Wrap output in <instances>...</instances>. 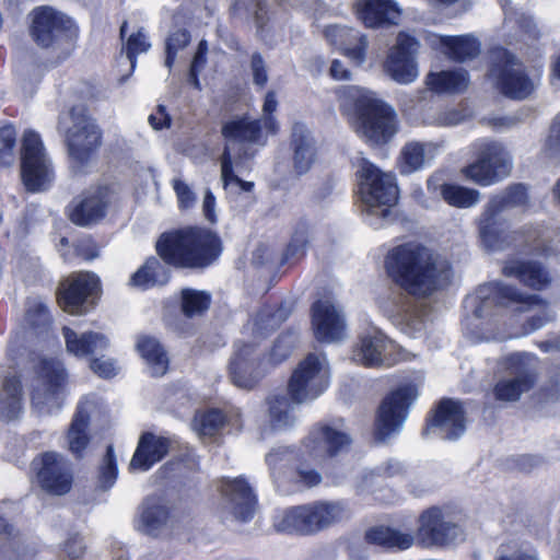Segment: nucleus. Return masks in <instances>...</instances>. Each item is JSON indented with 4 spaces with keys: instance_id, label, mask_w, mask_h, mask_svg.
I'll list each match as a JSON object with an SVG mask.
<instances>
[{
    "instance_id": "f257e3e1",
    "label": "nucleus",
    "mask_w": 560,
    "mask_h": 560,
    "mask_svg": "<svg viewBox=\"0 0 560 560\" xmlns=\"http://www.w3.org/2000/svg\"><path fill=\"white\" fill-rule=\"evenodd\" d=\"M415 533L401 532L389 525H375L366 529L368 544L388 551H404L417 545L424 549H443L456 542L460 526L440 505H431L417 517Z\"/></svg>"
},
{
    "instance_id": "f03ea898",
    "label": "nucleus",
    "mask_w": 560,
    "mask_h": 560,
    "mask_svg": "<svg viewBox=\"0 0 560 560\" xmlns=\"http://www.w3.org/2000/svg\"><path fill=\"white\" fill-rule=\"evenodd\" d=\"M530 206L529 186L525 183H511L499 194L489 198L478 221V232L482 244L489 250H502L511 247L526 248L538 237L533 225L510 230L500 215L511 209L527 210Z\"/></svg>"
},
{
    "instance_id": "7ed1b4c3",
    "label": "nucleus",
    "mask_w": 560,
    "mask_h": 560,
    "mask_svg": "<svg viewBox=\"0 0 560 560\" xmlns=\"http://www.w3.org/2000/svg\"><path fill=\"white\" fill-rule=\"evenodd\" d=\"M387 278L412 296L427 298L438 290L440 270L432 252L418 242L392 247L384 257Z\"/></svg>"
},
{
    "instance_id": "20e7f679",
    "label": "nucleus",
    "mask_w": 560,
    "mask_h": 560,
    "mask_svg": "<svg viewBox=\"0 0 560 560\" xmlns=\"http://www.w3.org/2000/svg\"><path fill=\"white\" fill-rule=\"evenodd\" d=\"M343 107H352L357 131L374 144L387 143L397 131L394 108L376 98L371 91L358 85H343L336 90Z\"/></svg>"
},
{
    "instance_id": "39448f33",
    "label": "nucleus",
    "mask_w": 560,
    "mask_h": 560,
    "mask_svg": "<svg viewBox=\"0 0 560 560\" xmlns=\"http://www.w3.org/2000/svg\"><path fill=\"white\" fill-rule=\"evenodd\" d=\"M156 249L163 261L177 268L203 269L210 261V230L185 226L163 233Z\"/></svg>"
},
{
    "instance_id": "423d86ee",
    "label": "nucleus",
    "mask_w": 560,
    "mask_h": 560,
    "mask_svg": "<svg viewBox=\"0 0 560 560\" xmlns=\"http://www.w3.org/2000/svg\"><path fill=\"white\" fill-rule=\"evenodd\" d=\"M292 345L284 337L275 340L270 351L260 355L253 342H241L229 364L230 378L241 388L252 389L260 381L267 368L284 362L292 353Z\"/></svg>"
},
{
    "instance_id": "0eeeda50",
    "label": "nucleus",
    "mask_w": 560,
    "mask_h": 560,
    "mask_svg": "<svg viewBox=\"0 0 560 560\" xmlns=\"http://www.w3.org/2000/svg\"><path fill=\"white\" fill-rule=\"evenodd\" d=\"M26 364L33 372L31 401L39 415H49L62 406V389L68 374L62 362L55 358L31 355Z\"/></svg>"
},
{
    "instance_id": "6e6552de",
    "label": "nucleus",
    "mask_w": 560,
    "mask_h": 560,
    "mask_svg": "<svg viewBox=\"0 0 560 560\" xmlns=\"http://www.w3.org/2000/svg\"><path fill=\"white\" fill-rule=\"evenodd\" d=\"M487 78L501 95L512 101H524L535 92V83L523 62L503 46L490 50Z\"/></svg>"
},
{
    "instance_id": "1a4fd4ad",
    "label": "nucleus",
    "mask_w": 560,
    "mask_h": 560,
    "mask_svg": "<svg viewBox=\"0 0 560 560\" xmlns=\"http://www.w3.org/2000/svg\"><path fill=\"white\" fill-rule=\"evenodd\" d=\"M78 35L77 24L67 14L51 7L33 10L31 36L39 47L65 58L74 49Z\"/></svg>"
},
{
    "instance_id": "9d476101",
    "label": "nucleus",
    "mask_w": 560,
    "mask_h": 560,
    "mask_svg": "<svg viewBox=\"0 0 560 560\" xmlns=\"http://www.w3.org/2000/svg\"><path fill=\"white\" fill-rule=\"evenodd\" d=\"M57 129L70 158L79 163L86 162L102 144L101 129L82 105L60 113Z\"/></svg>"
},
{
    "instance_id": "9b49d317",
    "label": "nucleus",
    "mask_w": 560,
    "mask_h": 560,
    "mask_svg": "<svg viewBox=\"0 0 560 560\" xmlns=\"http://www.w3.org/2000/svg\"><path fill=\"white\" fill-rule=\"evenodd\" d=\"M355 178L357 192L369 212L373 213L381 209L382 218L387 219L399 196L395 177L384 173L375 164L364 159L355 172Z\"/></svg>"
},
{
    "instance_id": "f8f14e48",
    "label": "nucleus",
    "mask_w": 560,
    "mask_h": 560,
    "mask_svg": "<svg viewBox=\"0 0 560 560\" xmlns=\"http://www.w3.org/2000/svg\"><path fill=\"white\" fill-rule=\"evenodd\" d=\"M346 517L348 512L343 504L317 501L285 511L278 528L290 534L313 535Z\"/></svg>"
},
{
    "instance_id": "ddd939ff",
    "label": "nucleus",
    "mask_w": 560,
    "mask_h": 560,
    "mask_svg": "<svg viewBox=\"0 0 560 560\" xmlns=\"http://www.w3.org/2000/svg\"><path fill=\"white\" fill-rule=\"evenodd\" d=\"M416 397L417 390L411 385L399 386L385 395L373 421L372 434L377 444L387 443L392 436L401 431Z\"/></svg>"
},
{
    "instance_id": "4468645a",
    "label": "nucleus",
    "mask_w": 560,
    "mask_h": 560,
    "mask_svg": "<svg viewBox=\"0 0 560 560\" xmlns=\"http://www.w3.org/2000/svg\"><path fill=\"white\" fill-rule=\"evenodd\" d=\"M538 359L535 354L512 353L505 359V366L511 378L498 381L492 387V395L497 401L514 402L524 393L529 392L538 382Z\"/></svg>"
},
{
    "instance_id": "2eb2a0df",
    "label": "nucleus",
    "mask_w": 560,
    "mask_h": 560,
    "mask_svg": "<svg viewBox=\"0 0 560 560\" xmlns=\"http://www.w3.org/2000/svg\"><path fill=\"white\" fill-rule=\"evenodd\" d=\"M21 176L25 188L32 192L47 189L55 178L40 137L32 130L25 131L22 138Z\"/></svg>"
},
{
    "instance_id": "dca6fc26",
    "label": "nucleus",
    "mask_w": 560,
    "mask_h": 560,
    "mask_svg": "<svg viewBox=\"0 0 560 560\" xmlns=\"http://www.w3.org/2000/svg\"><path fill=\"white\" fill-rule=\"evenodd\" d=\"M329 386V378L315 353H308L293 370L287 385L288 396L294 404L311 401Z\"/></svg>"
},
{
    "instance_id": "f3484780",
    "label": "nucleus",
    "mask_w": 560,
    "mask_h": 560,
    "mask_svg": "<svg viewBox=\"0 0 560 560\" xmlns=\"http://www.w3.org/2000/svg\"><path fill=\"white\" fill-rule=\"evenodd\" d=\"M511 163L503 145L497 142L485 144L476 160L463 167V175L472 183L488 187L509 175Z\"/></svg>"
},
{
    "instance_id": "a211bd4d",
    "label": "nucleus",
    "mask_w": 560,
    "mask_h": 560,
    "mask_svg": "<svg viewBox=\"0 0 560 560\" xmlns=\"http://www.w3.org/2000/svg\"><path fill=\"white\" fill-rule=\"evenodd\" d=\"M466 409L464 402L443 397L427 413L422 435L439 433L444 440L454 441L466 431Z\"/></svg>"
},
{
    "instance_id": "6ab92c4d",
    "label": "nucleus",
    "mask_w": 560,
    "mask_h": 560,
    "mask_svg": "<svg viewBox=\"0 0 560 560\" xmlns=\"http://www.w3.org/2000/svg\"><path fill=\"white\" fill-rule=\"evenodd\" d=\"M311 328L319 342L341 341L347 331V322L341 307L329 296L316 299L310 307Z\"/></svg>"
},
{
    "instance_id": "aec40b11",
    "label": "nucleus",
    "mask_w": 560,
    "mask_h": 560,
    "mask_svg": "<svg viewBox=\"0 0 560 560\" xmlns=\"http://www.w3.org/2000/svg\"><path fill=\"white\" fill-rule=\"evenodd\" d=\"M351 444L352 439L347 432L327 422L315 423L303 440L306 453L318 458L323 467L325 462L336 459L347 453Z\"/></svg>"
},
{
    "instance_id": "412c9836",
    "label": "nucleus",
    "mask_w": 560,
    "mask_h": 560,
    "mask_svg": "<svg viewBox=\"0 0 560 560\" xmlns=\"http://www.w3.org/2000/svg\"><path fill=\"white\" fill-rule=\"evenodd\" d=\"M214 483L236 521L248 523L255 517L259 506L258 495L245 476L222 477Z\"/></svg>"
},
{
    "instance_id": "4be33fe9",
    "label": "nucleus",
    "mask_w": 560,
    "mask_h": 560,
    "mask_svg": "<svg viewBox=\"0 0 560 560\" xmlns=\"http://www.w3.org/2000/svg\"><path fill=\"white\" fill-rule=\"evenodd\" d=\"M479 303L475 306L474 315L478 318L487 316V308L490 306L506 307L511 304H526L528 306H540L545 311L548 302L537 294H524L513 285L499 281L485 283L477 289Z\"/></svg>"
},
{
    "instance_id": "5701e85b",
    "label": "nucleus",
    "mask_w": 560,
    "mask_h": 560,
    "mask_svg": "<svg viewBox=\"0 0 560 560\" xmlns=\"http://www.w3.org/2000/svg\"><path fill=\"white\" fill-rule=\"evenodd\" d=\"M98 278L92 272H78L61 282L57 301L70 314L80 315L89 311L97 293Z\"/></svg>"
},
{
    "instance_id": "b1692460",
    "label": "nucleus",
    "mask_w": 560,
    "mask_h": 560,
    "mask_svg": "<svg viewBox=\"0 0 560 560\" xmlns=\"http://www.w3.org/2000/svg\"><path fill=\"white\" fill-rule=\"evenodd\" d=\"M112 200L113 195L107 187H92L71 200L67 207L68 219L78 226L94 225L105 218Z\"/></svg>"
},
{
    "instance_id": "393cba45",
    "label": "nucleus",
    "mask_w": 560,
    "mask_h": 560,
    "mask_svg": "<svg viewBox=\"0 0 560 560\" xmlns=\"http://www.w3.org/2000/svg\"><path fill=\"white\" fill-rule=\"evenodd\" d=\"M418 48L419 42L415 36L406 32L398 33L396 44L389 49L384 62L385 71L395 82L408 84L416 80Z\"/></svg>"
},
{
    "instance_id": "a878e982",
    "label": "nucleus",
    "mask_w": 560,
    "mask_h": 560,
    "mask_svg": "<svg viewBox=\"0 0 560 560\" xmlns=\"http://www.w3.org/2000/svg\"><path fill=\"white\" fill-rule=\"evenodd\" d=\"M42 488L56 495H62L71 489L72 474L69 463L55 452L44 453L33 462Z\"/></svg>"
},
{
    "instance_id": "bb28decb",
    "label": "nucleus",
    "mask_w": 560,
    "mask_h": 560,
    "mask_svg": "<svg viewBox=\"0 0 560 560\" xmlns=\"http://www.w3.org/2000/svg\"><path fill=\"white\" fill-rule=\"evenodd\" d=\"M18 351L9 348L8 351V371L2 381L0 388V420L11 421L19 418L23 410V386L21 375L16 368L21 365Z\"/></svg>"
},
{
    "instance_id": "cd10ccee",
    "label": "nucleus",
    "mask_w": 560,
    "mask_h": 560,
    "mask_svg": "<svg viewBox=\"0 0 560 560\" xmlns=\"http://www.w3.org/2000/svg\"><path fill=\"white\" fill-rule=\"evenodd\" d=\"M175 523L168 505L161 498L150 497L140 505L135 527L138 532L156 538L173 529Z\"/></svg>"
},
{
    "instance_id": "c85d7f7f",
    "label": "nucleus",
    "mask_w": 560,
    "mask_h": 560,
    "mask_svg": "<svg viewBox=\"0 0 560 560\" xmlns=\"http://www.w3.org/2000/svg\"><path fill=\"white\" fill-rule=\"evenodd\" d=\"M326 40L353 65L361 66L366 59L368 39L360 31L340 25H328L323 31Z\"/></svg>"
},
{
    "instance_id": "c756f323",
    "label": "nucleus",
    "mask_w": 560,
    "mask_h": 560,
    "mask_svg": "<svg viewBox=\"0 0 560 560\" xmlns=\"http://www.w3.org/2000/svg\"><path fill=\"white\" fill-rule=\"evenodd\" d=\"M100 412L101 406L95 398H85L79 402L67 432L68 448L77 457L82 456L90 443L88 427L91 418Z\"/></svg>"
},
{
    "instance_id": "7c9ffc66",
    "label": "nucleus",
    "mask_w": 560,
    "mask_h": 560,
    "mask_svg": "<svg viewBox=\"0 0 560 560\" xmlns=\"http://www.w3.org/2000/svg\"><path fill=\"white\" fill-rule=\"evenodd\" d=\"M502 273L517 279L523 285L536 291H541L551 283L548 269L537 260H509L502 267Z\"/></svg>"
},
{
    "instance_id": "2f4dec72",
    "label": "nucleus",
    "mask_w": 560,
    "mask_h": 560,
    "mask_svg": "<svg viewBox=\"0 0 560 560\" xmlns=\"http://www.w3.org/2000/svg\"><path fill=\"white\" fill-rule=\"evenodd\" d=\"M172 441L151 432L141 434L136 452L130 460L131 470H149L155 463L162 460L170 451Z\"/></svg>"
},
{
    "instance_id": "473e14b6",
    "label": "nucleus",
    "mask_w": 560,
    "mask_h": 560,
    "mask_svg": "<svg viewBox=\"0 0 560 560\" xmlns=\"http://www.w3.org/2000/svg\"><path fill=\"white\" fill-rule=\"evenodd\" d=\"M357 14L366 27L397 24L400 10L394 0H358Z\"/></svg>"
},
{
    "instance_id": "72a5a7b5",
    "label": "nucleus",
    "mask_w": 560,
    "mask_h": 560,
    "mask_svg": "<svg viewBox=\"0 0 560 560\" xmlns=\"http://www.w3.org/2000/svg\"><path fill=\"white\" fill-rule=\"evenodd\" d=\"M393 342L381 331L359 336L353 357L364 368H380L385 364L384 353Z\"/></svg>"
},
{
    "instance_id": "f704fd0d",
    "label": "nucleus",
    "mask_w": 560,
    "mask_h": 560,
    "mask_svg": "<svg viewBox=\"0 0 560 560\" xmlns=\"http://www.w3.org/2000/svg\"><path fill=\"white\" fill-rule=\"evenodd\" d=\"M292 148L293 167L296 174L307 173L314 164L317 155L315 140L303 124H294L290 138Z\"/></svg>"
},
{
    "instance_id": "c9c22d12",
    "label": "nucleus",
    "mask_w": 560,
    "mask_h": 560,
    "mask_svg": "<svg viewBox=\"0 0 560 560\" xmlns=\"http://www.w3.org/2000/svg\"><path fill=\"white\" fill-rule=\"evenodd\" d=\"M262 120L250 119L247 114L231 119L222 126V135L228 141L265 145L267 137L262 132Z\"/></svg>"
},
{
    "instance_id": "e433bc0d",
    "label": "nucleus",
    "mask_w": 560,
    "mask_h": 560,
    "mask_svg": "<svg viewBox=\"0 0 560 560\" xmlns=\"http://www.w3.org/2000/svg\"><path fill=\"white\" fill-rule=\"evenodd\" d=\"M62 335L67 351L80 358L103 351L108 346L107 338L100 332L88 331L78 334L73 329L65 326L62 328Z\"/></svg>"
},
{
    "instance_id": "4c0bfd02",
    "label": "nucleus",
    "mask_w": 560,
    "mask_h": 560,
    "mask_svg": "<svg viewBox=\"0 0 560 560\" xmlns=\"http://www.w3.org/2000/svg\"><path fill=\"white\" fill-rule=\"evenodd\" d=\"M310 243L311 225L306 220L301 219L295 223L290 240L283 248L279 268L294 267L300 264L306 257Z\"/></svg>"
},
{
    "instance_id": "58836bf2",
    "label": "nucleus",
    "mask_w": 560,
    "mask_h": 560,
    "mask_svg": "<svg viewBox=\"0 0 560 560\" xmlns=\"http://www.w3.org/2000/svg\"><path fill=\"white\" fill-rule=\"evenodd\" d=\"M425 84L435 93H462L469 84V74L465 69L442 70L430 72Z\"/></svg>"
},
{
    "instance_id": "ea45409f",
    "label": "nucleus",
    "mask_w": 560,
    "mask_h": 560,
    "mask_svg": "<svg viewBox=\"0 0 560 560\" xmlns=\"http://www.w3.org/2000/svg\"><path fill=\"white\" fill-rule=\"evenodd\" d=\"M448 59L455 62H465L476 58L480 54V43L472 35H445L440 39Z\"/></svg>"
},
{
    "instance_id": "a19ab883",
    "label": "nucleus",
    "mask_w": 560,
    "mask_h": 560,
    "mask_svg": "<svg viewBox=\"0 0 560 560\" xmlns=\"http://www.w3.org/2000/svg\"><path fill=\"white\" fill-rule=\"evenodd\" d=\"M137 351L145 361L152 376H163L168 370V357L162 345L153 337L140 336Z\"/></svg>"
},
{
    "instance_id": "79ce46f5",
    "label": "nucleus",
    "mask_w": 560,
    "mask_h": 560,
    "mask_svg": "<svg viewBox=\"0 0 560 560\" xmlns=\"http://www.w3.org/2000/svg\"><path fill=\"white\" fill-rule=\"evenodd\" d=\"M170 280V269L166 262L155 257L145 260L130 278V284L141 289H148L155 285H164Z\"/></svg>"
},
{
    "instance_id": "37998d69",
    "label": "nucleus",
    "mask_w": 560,
    "mask_h": 560,
    "mask_svg": "<svg viewBox=\"0 0 560 560\" xmlns=\"http://www.w3.org/2000/svg\"><path fill=\"white\" fill-rule=\"evenodd\" d=\"M292 311L293 305L287 301H281L273 306L264 304L254 317L253 328L261 335L275 330L289 318Z\"/></svg>"
},
{
    "instance_id": "c03bdc74",
    "label": "nucleus",
    "mask_w": 560,
    "mask_h": 560,
    "mask_svg": "<svg viewBox=\"0 0 560 560\" xmlns=\"http://www.w3.org/2000/svg\"><path fill=\"white\" fill-rule=\"evenodd\" d=\"M440 194L447 205L459 209L470 208L480 199V192L477 189L454 183L442 184Z\"/></svg>"
},
{
    "instance_id": "a18cd8bd",
    "label": "nucleus",
    "mask_w": 560,
    "mask_h": 560,
    "mask_svg": "<svg viewBox=\"0 0 560 560\" xmlns=\"http://www.w3.org/2000/svg\"><path fill=\"white\" fill-rule=\"evenodd\" d=\"M242 428L243 421L238 411L212 407V444L217 443V435L238 433Z\"/></svg>"
},
{
    "instance_id": "49530a36",
    "label": "nucleus",
    "mask_w": 560,
    "mask_h": 560,
    "mask_svg": "<svg viewBox=\"0 0 560 560\" xmlns=\"http://www.w3.org/2000/svg\"><path fill=\"white\" fill-rule=\"evenodd\" d=\"M289 481L296 490H307L319 486L323 477L304 458L299 457L296 463L290 468Z\"/></svg>"
},
{
    "instance_id": "de8ad7c7",
    "label": "nucleus",
    "mask_w": 560,
    "mask_h": 560,
    "mask_svg": "<svg viewBox=\"0 0 560 560\" xmlns=\"http://www.w3.org/2000/svg\"><path fill=\"white\" fill-rule=\"evenodd\" d=\"M425 150L420 142H409L404 145L399 158V172L409 175L419 171L424 164Z\"/></svg>"
},
{
    "instance_id": "09e8293b",
    "label": "nucleus",
    "mask_w": 560,
    "mask_h": 560,
    "mask_svg": "<svg viewBox=\"0 0 560 560\" xmlns=\"http://www.w3.org/2000/svg\"><path fill=\"white\" fill-rule=\"evenodd\" d=\"M33 553L15 533L0 540V560H32Z\"/></svg>"
},
{
    "instance_id": "8fccbe9b",
    "label": "nucleus",
    "mask_w": 560,
    "mask_h": 560,
    "mask_svg": "<svg viewBox=\"0 0 560 560\" xmlns=\"http://www.w3.org/2000/svg\"><path fill=\"white\" fill-rule=\"evenodd\" d=\"M209 296L203 291L182 290V311L186 317L202 315L208 308Z\"/></svg>"
},
{
    "instance_id": "3c124183",
    "label": "nucleus",
    "mask_w": 560,
    "mask_h": 560,
    "mask_svg": "<svg viewBox=\"0 0 560 560\" xmlns=\"http://www.w3.org/2000/svg\"><path fill=\"white\" fill-rule=\"evenodd\" d=\"M26 322L34 328H45L50 324L47 305L40 298H30L26 303Z\"/></svg>"
},
{
    "instance_id": "603ef678",
    "label": "nucleus",
    "mask_w": 560,
    "mask_h": 560,
    "mask_svg": "<svg viewBox=\"0 0 560 560\" xmlns=\"http://www.w3.org/2000/svg\"><path fill=\"white\" fill-rule=\"evenodd\" d=\"M189 42L190 34L184 28H178L168 35L165 43V66L168 69L172 68L177 52L184 49Z\"/></svg>"
},
{
    "instance_id": "864d4df0",
    "label": "nucleus",
    "mask_w": 560,
    "mask_h": 560,
    "mask_svg": "<svg viewBox=\"0 0 560 560\" xmlns=\"http://www.w3.org/2000/svg\"><path fill=\"white\" fill-rule=\"evenodd\" d=\"M117 466L112 445L107 446L106 454L103 457L98 471V486L103 490H108L117 479Z\"/></svg>"
},
{
    "instance_id": "5fc2aeb1",
    "label": "nucleus",
    "mask_w": 560,
    "mask_h": 560,
    "mask_svg": "<svg viewBox=\"0 0 560 560\" xmlns=\"http://www.w3.org/2000/svg\"><path fill=\"white\" fill-rule=\"evenodd\" d=\"M539 402L557 401L560 399V365L555 366L549 374L546 384L535 393Z\"/></svg>"
},
{
    "instance_id": "6e6d98bb",
    "label": "nucleus",
    "mask_w": 560,
    "mask_h": 560,
    "mask_svg": "<svg viewBox=\"0 0 560 560\" xmlns=\"http://www.w3.org/2000/svg\"><path fill=\"white\" fill-rule=\"evenodd\" d=\"M221 166H222V179L224 183V186H229L230 184H236L242 188L244 191H252L254 188L253 182H246L240 178L237 175H235L233 170V161L231 158V153L228 147H225L222 160H221Z\"/></svg>"
},
{
    "instance_id": "4d7b16f0",
    "label": "nucleus",
    "mask_w": 560,
    "mask_h": 560,
    "mask_svg": "<svg viewBox=\"0 0 560 560\" xmlns=\"http://www.w3.org/2000/svg\"><path fill=\"white\" fill-rule=\"evenodd\" d=\"M16 132L12 126L0 129V163L11 165L14 162Z\"/></svg>"
},
{
    "instance_id": "13d9d810",
    "label": "nucleus",
    "mask_w": 560,
    "mask_h": 560,
    "mask_svg": "<svg viewBox=\"0 0 560 560\" xmlns=\"http://www.w3.org/2000/svg\"><path fill=\"white\" fill-rule=\"evenodd\" d=\"M278 106V102L276 100V94L273 91H268L265 95L262 112L264 117L260 118L262 120V125L266 131L270 135H277L279 131V124L273 113L276 112Z\"/></svg>"
},
{
    "instance_id": "bf43d9fd",
    "label": "nucleus",
    "mask_w": 560,
    "mask_h": 560,
    "mask_svg": "<svg viewBox=\"0 0 560 560\" xmlns=\"http://www.w3.org/2000/svg\"><path fill=\"white\" fill-rule=\"evenodd\" d=\"M207 52H208V43L207 40L202 39L199 45L198 49L192 58L190 69H189V75L188 81L191 83L197 90H201V84L198 79V75L200 74L201 70L205 69L207 65Z\"/></svg>"
},
{
    "instance_id": "052dcab7",
    "label": "nucleus",
    "mask_w": 560,
    "mask_h": 560,
    "mask_svg": "<svg viewBox=\"0 0 560 560\" xmlns=\"http://www.w3.org/2000/svg\"><path fill=\"white\" fill-rule=\"evenodd\" d=\"M150 43L147 40V36L139 31L132 34L127 40L126 54L130 61L131 68L135 67V58L137 55L145 52L150 48Z\"/></svg>"
},
{
    "instance_id": "680f3d73",
    "label": "nucleus",
    "mask_w": 560,
    "mask_h": 560,
    "mask_svg": "<svg viewBox=\"0 0 560 560\" xmlns=\"http://www.w3.org/2000/svg\"><path fill=\"white\" fill-rule=\"evenodd\" d=\"M289 400H291L290 397L282 395H276L269 399V413L273 421L282 422L288 419L290 407Z\"/></svg>"
},
{
    "instance_id": "e2e57ef3",
    "label": "nucleus",
    "mask_w": 560,
    "mask_h": 560,
    "mask_svg": "<svg viewBox=\"0 0 560 560\" xmlns=\"http://www.w3.org/2000/svg\"><path fill=\"white\" fill-rule=\"evenodd\" d=\"M250 69L253 81L257 88H265L268 82V72L265 60L260 52L256 51L250 57Z\"/></svg>"
},
{
    "instance_id": "0e129e2a",
    "label": "nucleus",
    "mask_w": 560,
    "mask_h": 560,
    "mask_svg": "<svg viewBox=\"0 0 560 560\" xmlns=\"http://www.w3.org/2000/svg\"><path fill=\"white\" fill-rule=\"evenodd\" d=\"M85 548L83 537L79 534L69 536L63 544V552L72 560L82 558L85 553Z\"/></svg>"
},
{
    "instance_id": "69168bd1",
    "label": "nucleus",
    "mask_w": 560,
    "mask_h": 560,
    "mask_svg": "<svg viewBox=\"0 0 560 560\" xmlns=\"http://www.w3.org/2000/svg\"><path fill=\"white\" fill-rule=\"evenodd\" d=\"M191 428L201 440L207 442L210 436V412L207 410L197 412L191 421Z\"/></svg>"
},
{
    "instance_id": "338daca9",
    "label": "nucleus",
    "mask_w": 560,
    "mask_h": 560,
    "mask_svg": "<svg viewBox=\"0 0 560 560\" xmlns=\"http://www.w3.org/2000/svg\"><path fill=\"white\" fill-rule=\"evenodd\" d=\"M173 187L177 195V199L179 202L180 208H189L191 207L196 201V196L189 188L187 184L182 182L180 179L175 178L173 180Z\"/></svg>"
},
{
    "instance_id": "774afa93",
    "label": "nucleus",
    "mask_w": 560,
    "mask_h": 560,
    "mask_svg": "<svg viewBox=\"0 0 560 560\" xmlns=\"http://www.w3.org/2000/svg\"><path fill=\"white\" fill-rule=\"evenodd\" d=\"M148 120L154 130H161L171 126V116L166 113V108L163 105H159L156 110L149 116Z\"/></svg>"
}]
</instances>
